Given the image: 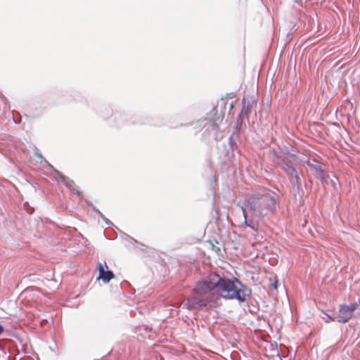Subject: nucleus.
Instances as JSON below:
<instances>
[{"label":"nucleus","mask_w":360,"mask_h":360,"mask_svg":"<svg viewBox=\"0 0 360 360\" xmlns=\"http://www.w3.org/2000/svg\"><path fill=\"white\" fill-rule=\"evenodd\" d=\"M251 294V289L238 278H222L211 273L197 283L191 295L182 303V307L190 310L208 309L216 307L221 298L243 302Z\"/></svg>","instance_id":"nucleus-1"},{"label":"nucleus","mask_w":360,"mask_h":360,"mask_svg":"<svg viewBox=\"0 0 360 360\" xmlns=\"http://www.w3.org/2000/svg\"><path fill=\"white\" fill-rule=\"evenodd\" d=\"M276 205V199L269 194L246 196L241 204L243 213H250L255 217H262L271 213Z\"/></svg>","instance_id":"nucleus-2"},{"label":"nucleus","mask_w":360,"mask_h":360,"mask_svg":"<svg viewBox=\"0 0 360 360\" xmlns=\"http://www.w3.org/2000/svg\"><path fill=\"white\" fill-rule=\"evenodd\" d=\"M333 321H338L339 323H345L352 317L351 311L346 305H340L337 315L333 316H328Z\"/></svg>","instance_id":"nucleus-3"},{"label":"nucleus","mask_w":360,"mask_h":360,"mask_svg":"<svg viewBox=\"0 0 360 360\" xmlns=\"http://www.w3.org/2000/svg\"><path fill=\"white\" fill-rule=\"evenodd\" d=\"M308 167L314 172L315 176L317 179L323 181L325 179L326 173L322 168L320 162L313 160L312 162H307Z\"/></svg>","instance_id":"nucleus-4"},{"label":"nucleus","mask_w":360,"mask_h":360,"mask_svg":"<svg viewBox=\"0 0 360 360\" xmlns=\"http://www.w3.org/2000/svg\"><path fill=\"white\" fill-rule=\"evenodd\" d=\"M98 279H101L105 283H108L113 277L114 274L112 271L104 269L103 265L101 263L98 264Z\"/></svg>","instance_id":"nucleus-5"},{"label":"nucleus","mask_w":360,"mask_h":360,"mask_svg":"<svg viewBox=\"0 0 360 360\" xmlns=\"http://www.w3.org/2000/svg\"><path fill=\"white\" fill-rule=\"evenodd\" d=\"M244 219H245V224L247 226L250 227L252 231H257L259 229V224L257 221H255L252 218H249L248 214L249 213H243Z\"/></svg>","instance_id":"nucleus-6"},{"label":"nucleus","mask_w":360,"mask_h":360,"mask_svg":"<svg viewBox=\"0 0 360 360\" xmlns=\"http://www.w3.org/2000/svg\"><path fill=\"white\" fill-rule=\"evenodd\" d=\"M286 167L287 168L285 169V172H287V174L288 175L293 176L296 179V183L299 184V176L296 169L294 167L289 165H286Z\"/></svg>","instance_id":"nucleus-7"},{"label":"nucleus","mask_w":360,"mask_h":360,"mask_svg":"<svg viewBox=\"0 0 360 360\" xmlns=\"http://www.w3.org/2000/svg\"><path fill=\"white\" fill-rule=\"evenodd\" d=\"M360 301L359 302H355L349 305H346L349 308V310L351 311V314L353 315L354 311L358 308L359 305Z\"/></svg>","instance_id":"nucleus-8"},{"label":"nucleus","mask_w":360,"mask_h":360,"mask_svg":"<svg viewBox=\"0 0 360 360\" xmlns=\"http://www.w3.org/2000/svg\"><path fill=\"white\" fill-rule=\"evenodd\" d=\"M323 316H321V318L325 320L326 323H329L330 321H333L328 316H330V315L327 314L326 313H323Z\"/></svg>","instance_id":"nucleus-9"},{"label":"nucleus","mask_w":360,"mask_h":360,"mask_svg":"<svg viewBox=\"0 0 360 360\" xmlns=\"http://www.w3.org/2000/svg\"><path fill=\"white\" fill-rule=\"evenodd\" d=\"M97 212L99 214V216L103 219V221L106 222L107 224H111V222L107 218H105L100 211H98Z\"/></svg>","instance_id":"nucleus-10"},{"label":"nucleus","mask_w":360,"mask_h":360,"mask_svg":"<svg viewBox=\"0 0 360 360\" xmlns=\"http://www.w3.org/2000/svg\"><path fill=\"white\" fill-rule=\"evenodd\" d=\"M271 288L276 290V289H277V288H278V281H274V283H272L271 284Z\"/></svg>","instance_id":"nucleus-11"},{"label":"nucleus","mask_w":360,"mask_h":360,"mask_svg":"<svg viewBox=\"0 0 360 360\" xmlns=\"http://www.w3.org/2000/svg\"><path fill=\"white\" fill-rule=\"evenodd\" d=\"M56 172L63 180H65V176L62 175L58 171H56Z\"/></svg>","instance_id":"nucleus-12"},{"label":"nucleus","mask_w":360,"mask_h":360,"mask_svg":"<svg viewBox=\"0 0 360 360\" xmlns=\"http://www.w3.org/2000/svg\"><path fill=\"white\" fill-rule=\"evenodd\" d=\"M212 127H213V128L216 129L217 127V124L214 123V124H212Z\"/></svg>","instance_id":"nucleus-13"},{"label":"nucleus","mask_w":360,"mask_h":360,"mask_svg":"<svg viewBox=\"0 0 360 360\" xmlns=\"http://www.w3.org/2000/svg\"><path fill=\"white\" fill-rule=\"evenodd\" d=\"M67 187H70V185L68 183H66Z\"/></svg>","instance_id":"nucleus-14"},{"label":"nucleus","mask_w":360,"mask_h":360,"mask_svg":"<svg viewBox=\"0 0 360 360\" xmlns=\"http://www.w3.org/2000/svg\"><path fill=\"white\" fill-rule=\"evenodd\" d=\"M104 265H105L106 267H108V266H107V264H106V262H104Z\"/></svg>","instance_id":"nucleus-15"}]
</instances>
